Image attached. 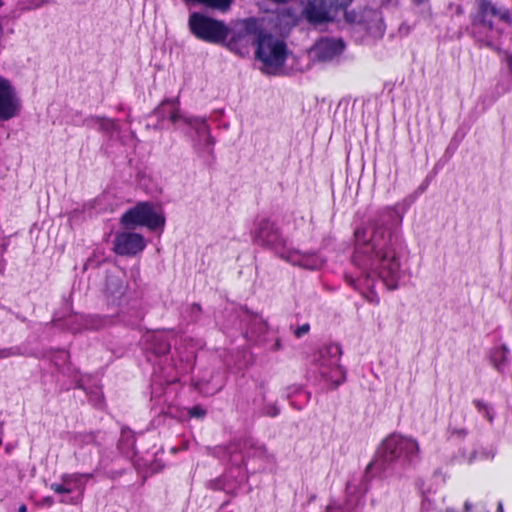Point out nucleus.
Listing matches in <instances>:
<instances>
[{
  "label": "nucleus",
  "instance_id": "1",
  "mask_svg": "<svg viewBox=\"0 0 512 512\" xmlns=\"http://www.w3.org/2000/svg\"><path fill=\"white\" fill-rule=\"evenodd\" d=\"M419 453L417 440L395 433L391 434L383 440L376 458L367 465L366 472L371 468L385 472L397 462L403 466L414 465L419 459Z\"/></svg>",
  "mask_w": 512,
  "mask_h": 512
},
{
  "label": "nucleus",
  "instance_id": "2",
  "mask_svg": "<svg viewBox=\"0 0 512 512\" xmlns=\"http://www.w3.org/2000/svg\"><path fill=\"white\" fill-rule=\"evenodd\" d=\"M377 260V273L389 290L398 288L400 262L397 257L393 236L384 227H377L366 245Z\"/></svg>",
  "mask_w": 512,
  "mask_h": 512
},
{
  "label": "nucleus",
  "instance_id": "3",
  "mask_svg": "<svg viewBox=\"0 0 512 512\" xmlns=\"http://www.w3.org/2000/svg\"><path fill=\"white\" fill-rule=\"evenodd\" d=\"M262 29L263 25L257 18L237 20L228 26L227 40L223 45L235 54H248L249 48L256 45Z\"/></svg>",
  "mask_w": 512,
  "mask_h": 512
},
{
  "label": "nucleus",
  "instance_id": "4",
  "mask_svg": "<svg viewBox=\"0 0 512 512\" xmlns=\"http://www.w3.org/2000/svg\"><path fill=\"white\" fill-rule=\"evenodd\" d=\"M342 348L337 343H326L314 354L322 380L326 384H342L346 380L345 370L340 366Z\"/></svg>",
  "mask_w": 512,
  "mask_h": 512
},
{
  "label": "nucleus",
  "instance_id": "5",
  "mask_svg": "<svg viewBox=\"0 0 512 512\" xmlns=\"http://www.w3.org/2000/svg\"><path fill=\"white\" fill-rule=\"evenodd\" d=\"M188 25L191 33L203 42L223 45L227 40L228 25L222 20L193 12L189 16Z\"/></svg>",
  "mask_w": 512,
  "mask_h": 512
},
{
  "label": "nucleus",
  "instance_id": "6",
  "mask_svg": "<svg viewBox=\"0 0 512 512\" xmlns=\"http://www.w3.org/2000/svg\"><path fill=\"white\" fill-rule=\"evenodd\" d=\"M255 57L268 68L282 67L287 59V46L282 40L262 29L256 42Z\"/></svg>",
  "mask_w": 512,
  "mask_h": 512
},
{
  "label": "nucleus",
  "instance_id": "7",
  "mask_svg": "<svg viewBox=\"0 0 512 512\" xmlns=\"http://www.w3.org/2000/svg\"><path fill=\"white\" fill-rule=\"evenodd\" d=\"M120 224L127 229L144 226L150 230H156L165 225V218L154 211L152 203L138 202L122 214Z\"/></svg>",
  "mask_w": 512,
  "mask_h": 512
},
{
  "label": "nucleus",
  "instance_id": "8",
  "mask_svg": "<svg viewBox=\"0 0 512 512\" xmlns=\"http://www.w3.org/2000/svg\"><path fill=\"white\" fill-rule=\"evenodd\" d=\"M353 0H309L303 9L304 18L312 25L333 20L332 13L347 8Z\"/></svg>",
  "mask_w": 512,
  "mask_h": 512
},
{
  "label": "nucleus",
  "instance_id": "9",
  "mask_svg": "<svg viewBox=\"0 0 512 512\" xmlns=\"http://www.w3.org/2000/svg\"><path fill=\"white\" fill-rule=\"evenodd\" d=\"M251 236L253 242L263 248L278 250L286 246V239L282 235L281 229L269 218L257 221Z\"/></svg>",
  "mask_w": 512,
  "mask_h": 512
},
{
  "label": "nucleus",
  "instance_id": "10",
  "mask_svg": "<svg viewBox=\"0 0 512 512\" xmlns=\"http://www.w3.org/2000/svg\"><path fill=\"white\" fill-rule=\"evenodd\" d=\"M23 108L21 97L13 83L0 76V122H6L20 115Z\"/></svg>",
  "mask_w": 512,
  "mask_h": 512
},
{
  "label": "nucleus",
  "instance_id": "11",
  "mask_svg": "<svg viewBox=\"0 0 512 512\" xmlns=\"http://www.w3.org/2000/svg\"><path fill=\"white\" fill-rule=\"evenodd\" d=\"M476 4L477 11L472 17L473 26H481L492 31L494 18H499L504 22L510 19V13L507 9L498 8L490 0H476Z\"/></svg>",
  "mask_w": 512,
  "mask_h": 512
},
{
  "label": "nucleus",
  "instance_id": "12",
  "mask_svg": "<svg viewBox=\"0 0 512 512\" xmlns=\"http://www.w3.org/2000/svg\"><path fill=\"white\" fill-rule=\"evenodd\" d=\"M145 247L144 237L135 232H119L113 241V251L119 256H135L141 253Z\"/></svg>",
  "mask_w": 512,
  "mask_h": 512
},
{
  "label": "nucleus",
  "instance_id": "13",
  "mask_svg": "<svg viewBox=\"0 0 512 512\" xmlns=\"http://www.w3.org/2000/svg\"><path fill=\"white\" fill-rule=\"evenodd\" d=\"M345 49V43L341 38H329L323 37L319 39L314 47L313 51L319 61H329L334 57L340 55Z\"/></svg>",
  "mask_w": 512,
  "mask_h": 512
},
{
  "label": "nucleus",
  "instance_id": "14",
  "mask_svg": "<svg viewBox=\"0 0 512 512\" xmlns=\"http://www.w3.org/2000/svg\"><path fill=\"white\" fill-rule=\"evenodd\" d=\"M126 290L127 285L121 278L115 276L106 278L104 293L108 303L112 305L119 304Z\"/></svg>",
  "mask_w": 512,
  "mask_h": 512
},
{
  "label": "nucleus",
  "instance_id": "15",
  "mask_svg": "<svg viewBox=\"0 0 512 512\" xmlns=\"http://www.w3.org/2000/svg\"><path fill=\"white\" fill-rule=\"evenodd\" d=\"M114 321L115 319L113 316L94 314L89 315L86 318L85 323L89 328L99 330L112 325Z\"/></svg>",
  "mask_w": 512,
  "mask_h": 512
},
{
  "label": "nucleus",
  "instance_id": "16",
  "mask_svg": "<svg viewBox=\"0 0 512 512\" xmlns=\"http://www.w3.org/2000/svg\"><path fill=\"white\" fill-rule=\"evenodd\" d=\"M234 0H201L200 4L221 12H227Z\"/></svg>",
  "mask_w": 512,
  "mask_h": 512
},
{
  "label": "nucleus",
  "instance_id": "17",
  "mask_svg": "<svg viewBox=\"0 0 512 512\" xmlns=\"http://www.w3.org/2000/svg\"><path fill=\"white\" fill-rule=\"evenodd\" d=\"M473 404L475 406V408L477 409V411L481 414H483V416L490 422L492 423L493 420H494V415L492 413V409L488 406V404H486L485 402H483L482 400H478V399H475L473 401Z\"/></svg>",
  "mask_w": 512,
  "mask_h": 512
},
{
  "label": "nucleus",
  "instance_id": "18",
  "mask_svg": "<svg viewBox=\"0 0 512 512\" xmlns=\"http://www.w3.org/2000/svg\"><path fill=\"white\" fill-rule=\"evenodd\" d=\"M508 350L505 346L501 348H497L494 350L492 354V361L495 363V366L499 368V365L506 361Z\"/></svg>",
  "mask_w": 512,
  "mask_h": 512
},
{
  "label": "nucleus",
  "instance_id": "19",
  "mask_svg": "<svg viewBox=\"0 0 512 512\" xmlns=\"http://www.w3.org/2000/svg\"><path fill=\"white\" fill-rule=\"evenodd\" d=\"M345 8L344 19L349 24H362V15L355 10L348 11Z\"/></svg>",
  "mask_w": 512,
  "mask_h": 512
},
{
  "label": "nucleus",
  "instance_id": "20",
  "mask_svg": "<svg viewBox=\"0 0 512 512\" xmlns=\"http://www.w3.org/2000/svg\"><path fill=\"white\" fill-rule=\"evenodd\" d=\"M61 480L66 485L78 484L82 480L81 473L63 474Z\"/></svg>",
  "mask_w": 512,
  "mask_h": 512
},
{
  "label": "nucleus",
  "instance_id": "21",
  "mask_svg": "<svg viewBox=\"0 0 512 512\" xmlns=\"http://www.w3.org/2000/svg\"><path fill=\"white\" fill-rule=\"evenodd\" d=\"M187 413L191 418L203 419L207 411L201 405H195L189 408Z\"/></svg>",
  "mask_w": 512,
  "mask_h": 512
},
{
  "label": "nucleus",
  "instance_id": "22",
  "mask_svg": "<svg viewBox=\"0 0 512 512\" xmlns=\"http://www.w3.org/2000/svg\"><path fill=\"white\" fill-rule=\"evenodd\" d=\"M50 489L57 494H69L73 491V489L70 488L69 485H66L64 483H52L50 485Z\"/></svg>",
  "mask_w": 512,
  "mask_h": 512
},
{
  "label": "nucleus",
  "instance_id": "23",
  "mask_svg": "<svg viewBox=\"0 0 512 512\" xmlns=\"http://www.w3.org/2000/svg\"><path fill=\"white\" fill-rule=\"evenodd\" d=\"M365 300L373 305H378L380 303V298L378 294L373 290H369L368 292H362Z\"/></svg>",
  "mask_w": 512,
  "mask_h": 512
},
{
  "label": "nucleus",
  "instance_id": "24",
  "mask_svg": "<svg viewBox=\"0 0 512 512\" xmlns=\"http://www.w3.org/2000/svg\"><path fill=\"white\" fill-rule=\"evenodd\" d=\"M170 348H171V346L168 341H166L164 339H160L158 346L155 347V353L158 355H165V354L169 353Z\"/></svg>",
  "mask_w": 512,
  "mask_h": 512
},
{
  "label": "nucleus",
  "instance_id": "25",
  "mask_svg": "<svg viewBox=\"0 0 512 512\" xmlns=\"http://www.w3.org/2000/svg\"><path fill=\"white\" fill-rule=\"evenodd\" d=\"M309 331H310V324L304 323L301 326H298L297 328H295L293 330V334L296 338L299 339V338L303 337L304 335L308 334Z\"/></svg>",
  "mask_w": 512,
  "mask_h": 512
},
{
  "label": "nucleus",
  "instance_id": "26",
  "mask_svg": "<svg viewBox=\"0 0 512 512\" xmlns=\"http://www.w3.org/2000/svg\"><path fill=\"white\" fill-rule=\"evenodd\" d=\"M180 119L179 110L174 108V110L169 115V120L175 124Z\"/></svg>",
  "mask_w": 512,
  "mask_h": 512
},
{
  "label": "nucleus",
  "instance_id": "27",
  "mask_svg": "<svg viewBox=\"0 0 512 512\" xmlns=\"http://www.w3.org/2000/svg\"><path fill=\"white\" fill-rule=\"evenodd\" d=\"M345 281L347 284H349L354 289L358 290L357 282L358 280H355L353 277L345 275Z\"/></svg>",
  "mask_w": 512,
  "mask_h": 512
},
{
  "label": "nucleus",
  "instance_id": "28",
  "mask_svg": "<svg viewBox=\"0 0 512 512\" xmlns=\"http://www.w3.org/2000/svg\"><path fill=\"white\" fill-rule=\"evenodd\" d=\"M472 503L470 501H465L464 502V512H471L472 511Z\"/></svg>",
  "mask_w": 512,
  "mask_h": 512
},
{
  "label": "nucleus",
  "instance_id": "29",
  "mask_svg": "<svg viewBox=\"0 0 512 512\" xmlns=\"http://www.w3.org/2000/svg\"><path fill=\"white\" fill-rule=\"evenodd\" d=\"M191 309L193 311H196L197 313H201V311H202V307H201V305L199 303H193L191 305Z\"/></svg>",
  "mask_w": 512,
  "mask_h": 512
},
{
  "label": "nucleus",
  "instance_id": "30",
  "mask_svg": "<svg viewBox=\"0 0 512 512\" xmlns=\"http://www.w3.org/2000/svg\"><path fill=\"white\" fill-rule=\"evenodd\" d=\"M328 512H342V509L339 506H329Z\"/></svg>",
  "mask_w": 512,
  "mask_h": 512
},
{
  "label": "nucleus",
  "instance_id": "31",
  "mask_svg": "<svg viewBox=\"0 0 512 512\" xmlns=\"http://www.w3.org/2000/svg\"><path fill=\"white\" fill-rule=\"evenodd\" d=\"M82 479H85L86 481L93 478L92 473H81Z\"/></svg>",
  "mask_w": 512,
  "mask_h": 512
},
{
  "label": "nucleus",
  "instance_id": "32",
  "mask_svg": "<svg viewBox=\"0 0 512 512\" xmlns=\"http://www.w3.org/2000/svg\"><path fill=\"white\" fill-rule=\"evenodd\" d=\"M186 4H200L201 0H183Z\"/></svg>",
  "mask_w": 512,
  "mask_h": 512
},
{
  "label": "nucleus",
  "instance_id": "33",
  "mask_svg": "<svg viewBox=\"0 0 512 512\" xmlns=\"http://www.w3.org/2000/svg\"><path fill=\"white\" fill-rule=\"evenodd\" d=\"M18 512H27V506L25 504H21L18 508Z\"/></svg>",
  "mask_w": 512,
  "mask_h": 512
},
{
  "label": "nucleus",
  "instance_id": "34",
  "mask_svg": "<svg viewBox=\"0 0 512 512\" xmlns=\"http://www.w3.org/2000/svg\"><path fill=\"white\" fill-rule=\"evenodd\" d=\"M497 512H504V509H503V504L501 501L498 502V505H497Z\"/></svg>",
  "mask_w": 512,
  "mask_h": 512
},
{
  "label": "nucleus",
  "instance_id": "35",
  "mask_svg": "<svg viewBox=\"0 0 512 512\" xmlns=\"http://www.w3.org/2000/svg\"><path fill=\"white\" fill-rule=\"evenodd\" d=\"M174 101L171 99H165L162 101L161 106H164L165 104H173Z\"/></svg>",
  "mask_w": 512,
  "mask_h": 512
},
{
  "label": "nucleus",
  "instance_id": "36",
  "mask_svg": "<svg viewBox=\"0 0 512 512\" xmlns=\"http://www.w3.org/2000/svg\"><path fill=\"white\" fill-rule=\"evenodd\" d=\"M279 411L275 407H273V412L269 413L270 416H276L278 415Z\"/></svg>",
  "mask_w": 512,
  "mask_h": 512
},
{
  "label": "nucleus",
  "instance_id": "37",
  "mask_svg": "<svg viewBox=\"0 0 512 512\" xmlns=\"http://www.w3.org/2000/svg\"><path fill=\"white\" fill-rule=\"evenodd\" d=\"M45 502H47L49 505H51L53 503V500L50 498V497H47L44 499Z\"/></svg>",
  "mask_w": 512,
  "mask_h": 512
},
{
  "label": "nucleus",
  "instance_id": "38",
  "mask_svg": "<svg viewBox=\"0 0 512 512\" xmlns=\"http://www.w3.org/2000/svg\"><path fill=\"white\" fill-rule=\"evenodd\" d=\"M62 355L65 359H67L69 357V354L65 351L62 352Z\"/></svg>",
  "mask_w": 512,
  "mask_h": 512
},
{
  "label": "nucleus",
  "instance_id": "39",
  "mask_svg": "<svg viewBox=\"0 0 512 512\" xmlns=\"http://www.w3.org/2000/svg\"><path fill=\"white\" fill-rule=\"evenodd\" d=\"M94 119H95L97 122H100V121H103V120H104V118H101V117H95Z\"/></svg>",
  "mask_w": 512,
  "mask_h": 512
},
{
  "label": "nucleus",
  "instance_id": "40",
  "mask_svg": "<svg viewBox=\"0 0 512 512\" xmlns=\"http://www.w3.org/2000/svg\"><path fill=\"white\" fill-rule=\"evenodd\" d=\"M244 311H245L246 313H248V314H252V313L250 312V310H249L247 307H245V308H244Z\"/></svg>",
  "mask_w": 512,
  "mask_h": 512
},
{
  "label": "nucleus",
  "instance_id": "41",
  "mask_svg": "<svg viewBox=\"0 0 512 512\" xmlns=\"http://www.w3.org/2000/svg\"><path fill=\"white\" fill-rule=\"evenodd\" d=\"M79 387H80V388H84V389H85V391H87V389H86V387H87V386L80 385Z\"/></svg>",
  "mask_w": 512,
  "mask_h": 512
},
{
  "label": "nucleus",
  "instance_id": "42",
  "mask_svg": "<svg viewBox=\"0 0 512 512\" xmlns=\"http://www.w3.org/2000/svg\"><path fill=\"white\" fill-rule=\"evenodd\" d=\"M366 281L369 280V274L366 275V278H365Z\"/></svg>",
  "mask_w": 512,
  "mask_h": 512
},
{
  "label": "nucleus",
  "instance_id": "43",
  "mask_svg": "<svg viewBox=\"0 0 512 512\" xmlns=\"http://www.w3.org/2000/svg\"><path fill=\"white\" fill-rule=\"evenodd\" d=\"M3 6V1L0 0V8Z\"/></svg>",
  "mask_w": 512,
  "mask_h": 512
},
{
  "label": "nucleus",
  "instance_id": "44",
  "mask_svg": "<svg viewBox=\"0 0 512 512\" xmlns=\"http://www.w3.org/2000/svg\"><path fill=\"white\" fill-rule=\"evenodd\" d=\"M168 384L174 385V384H176V383H175L174 381H172V382H169Z\"/></svg>",
  "mask_w": 512,
  "mask_h": 512
},
{
  "label": "nucleus",
  "instance_id": "45",
  "mask_svg": "<svg viewBox=\"0 0 512 512\" xmlns=\"http://www.w3.org/2000/svg\"><path fill=\"white\" fill-rule=\"evenodd\" d=\"M1 357H4V356H3V355H0V358H1Z\"/></svg>",
  "mask_w": 512,
  "mask_h": 512
}]
</instances>
